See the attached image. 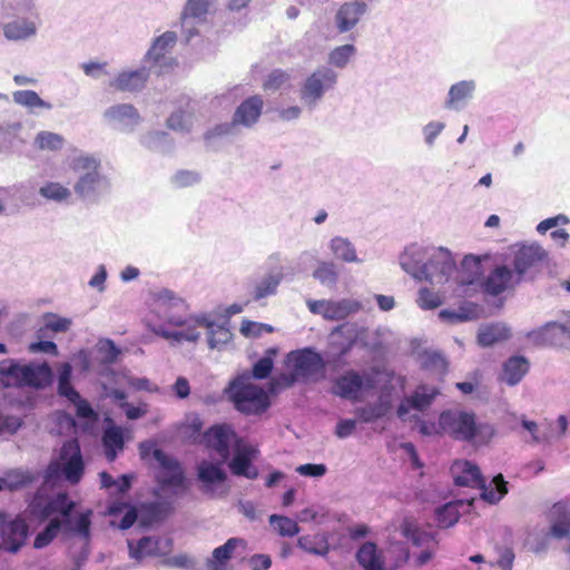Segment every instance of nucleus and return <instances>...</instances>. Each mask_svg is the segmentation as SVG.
Masks as SVG:
<instances>
[{
	"label": "nucleus",
	"mask_w": 570,
	"mask_h": 570,
	"mask_svg": "<svg viewBox=\"0 0 570 570\" xmlns=\"http://www.w3.org/2000/svg\"><path fill=\"white\" fill-rule=\"evenodd\" d=\"M45 325L39 331L43 332L45 330L55 332V333H65L70 328L71 321L66 317H60L53 313H47L43 315Z\"/></svg>",
	"instance_id": "45"
},
{
	"label": "nucleus",
	"mask_w": 570,
	"mask_h": 570,
	"mask_svg": "<svg viewBox=\"0 0 570 570\" xmlns=\"http://www.w3.org/2000/svg\"><path fill=\"white\" fill-rule=\"evenodd\" d=\"M336 73L326 67L318 68L312 72L301 88V99L314 106L324 95L326 90L336 83Z\"/></svg>",
	"instance_id": "11"
},
{
	"label": "nucleus",
	"mask_w": 570,
	"mask_h": 570,
	"mask_svg": "<svg viewBox=\"0 0 570 570\" xmlns=\"http://www.w3.org/2000/svg\"><path fill=\"white\" fill-rule=\"evenodd\" d=\"M85 471L79 442L76 439L66 441L59 454V460L51 461L46 470V479L55 480L63 476L71 484H77Z\"/></svg>",
	"instance_id": "6"
},
{
	"label": "nucleus",
	"mask_w": 570,
	"mask_h": 570,
	"mask_svg": "<svg viewBox=\"0 0 570 570\" xmlns=\"http://www.w3.org/2000/svg\"><path fill=\"white\" fill-rule=\"evenodd\" d=\"M264 99L261 95H253L240 102L236 108L232 124L253 127L261 118L264 109Z\"/></svg>",
	"instance_id": "17"
},
{
	"label": "nucleus",
	"mask_w": 570,
	"mask_h": 570,
	"mask_svg": "<svg viewBox=\"0 0 570 570\" xmlns=\"http://www.w3.org/2000/svg\"><path fill=\"white\" fill-rule=\"evenodd\" d=\"M372 376H362L354 370L346 371L333 381L332 394L341 399L357 402L362 399L363 391L373 389Z\"/></svg>",
	"instance_id": "8"
},
{
	"label": "nucleus",
	"mask_w": 570,
	"mask_h": 570,
	"mask_svg": "<svg viewBox=\"0 0 570 570\" xmlns=\"http://www.w3.org/2000/svg\"><path fill=\"white\" fill-rule=\"evenodd\" d=\"M354 53L355 48L353 45L340 46L330 53V62L337 68H343Z\"/></svg>",
	"instance_id": "48"
},
{
	"label": "nucleus",
	"mask_w": 570,
	"mask_h": 570,
	"mask_svg": "<svg viewBox=\"0 0 570 570\" xmlns=\"http://www.w3.org/2000/svg\"><path fill=\"white\" fill-rule=\"evenodd\" d=\"M179 471L181 473V481L179 483H177V484L176 483L175 484H169V483L161 482V478L170 479V476L174 475V470L171 471L169 469L160 468V471L156 475V482L159 485V488L161 490H166L168 488H174V489L184 488L185 487L186 476H185V472H184V469H183L180 463H179Z\"/></svg>",
	"instance_id": "59"
},
{
	"label": "nucleus",
	"mask_w": 570,
	"mask_h": 570,
	"mask_svg": "<svg viewBox=\"0 0 570 570\" xmlns=\"http://www.w3.org/2000/svg\"><path fill=\"white\" fill-rule=\"evenodd\" d=\"M39 194L48 199L57 203L67 200L71 196L69 188L65 187L60 183L48 181L39 189Z\"/></svg>",
	"instance_id": "39"
},
{
	"label": "nucleus",
	"mask_w": 570,
	"mask_h": 570,
	"mask_svg": "<svg viewBox=\"0 0 570 570\" xmlns=\"http://www.w3.org/2000/svg\"><path fill=\"white\" fill-rule=\"evenodd\" d=\"M237 442V434L228 424H216L203 434V442L207 449L214 450L224 462L229 458L232 443Z\"/></svg>",
	"instance_id": "13"
},
{
	"label": "nucleus",
	"mask_w": 570,
	"mask_h": 570,
	"mask_svg": "<svg viewBox=\"0 0 570 570\" xmlns=\"http://www.w3.org/2000/svg\"><path fill=\"white\" fill-rule=\"evenodd\" d=\"M307 307L311 313L321 315L328 321H341L362 309L361 302L356 299L343 298L340 301L318 299L307 301Z\"/></svg>",
	"instance_id": "10"
},
{
	"label": "nucleus",
	"mask_w": 570,
	"mask_h": 570,
	"mask_svg": "<svg viewBox=\"0 0 570 570\" xmlns=\"http://www.w3.org/2000/svg\"><path fill=\"white\" fill-rule=\"evenodd\" d=\"M7 514L0 511L1 548L8 552H17L24 544L28 535L26 521L17 517L10 522H4Z\"/></svg>",
	"instance_id": "14"
},
{
	"label": "nucleus",
	"mask_w": 570,
	"mask_h": 570,
	"mask_svg": "<svg viewBox=\"0 0 570 570\" xmlns=\"http://www.w3.org/2000/svg\"><path fill=\"white\" fill-rule=\"evenodd\" d=\"M460 518L459 505L455 502H449L435 511V519L440 528H450L454 525Z\"/></svg>",
	"instance_id": "35"
},
{
	"label": "nucleus",
	"mask_w": 570,
	"mask_h": 570,
	"mask_svg": "<svg viewBox=\"0 0 570 570\" xmlns=\"http://www.w3.org/2000/svg\"><path fill=\"white\" fill-rule=\"evenodd\" d=\"M247 546L246 541L242 538H229L223 546H219L213 551L214 561L224 564L232 557L237 548L245 549Z\"/></svg>",
	"instance_id": "32"
},
{
	"label": "nucleus",
	"mask_w": 570,
	"mask_h": 570,
	"mask_svg": "<svg viewBox=\"0 0 570 570\" xmlns=\"http://www.w3.org/2000/svg\"><path fill=\"white\" fill-rule=\"evenodd\" d=\"M139 453L142 460L153 455L154 459L159 463V466L163 469L174 470V475L170 479L161 478V482L169 484H177L181 481V473L179 471V461L165 453L161 449L156 448L155 443L151 441L141 442L139 444Z\"/></svg>",
	"instance_id": "16"
},
{
	"label": "nucleus",
	"mask_w": 570,
	"mask_h": 570,
	"mask_svg": "<svg viewBox=\"0 0 570 570\" xmlns=\"http://www.w3.org/2000/svg\"><path fill=\"white\" fill-rule=\"evenodd\" d=\"M62 524L63 521L59 520L58 518L51 519L47 527L35 538L33 547L36 549H42L49 546L58 535Z\"/></svg>",
	"instance_id": "36"
},
{
	"label": "nucleus",
	"mask_w": 570,
	"mask_h": 570,
	"mask_svg": "<svg viewBox=\"0 0 570 570\" xmlns=\"http://www.w3.org/2000/svg\"><path fill=\"white\" fill-rule=\"evenodd\" d=\"M356 560L364 570H382L384 567V559L373 542H365L360 547Z\"/></svg>",
	"instance_id": "28"
},
{
	"label": "nucleus",
	"mask_w": 570,
	"mask_h": 570,
	"mask_svg": "<svg viewBox=\"0 0 570 570\" xmlns=\"http://www.w3.org/2000/svg\"><path fill=\"white\" fill-rule=\"evenodd\" d=\"M9 479H0V490L9 489L10 491L17 490L31 481V476L23 473H12Z\"/></svg>",
	"instance_id": "58"
},
{
	"label": "nucleus",
	"mask_w": 570,
	"mask_h": 570,
	"mask_svg": "<svg viewBox=\"0 0 570 570\" xmlns=\"http://www.w3.org/2000/svg\"><path fill=\"white\" fill-rule=\"evenodd\" d=\"M269 355H275L277 351L275 348H269L267 351ZM273 358L272 356H264L259 358L253 366L252 376L258 380L266 379L272 370H273Z\"/></svg>",
	"instance_id": "46"
},
{
	"label": "nucleus",
	"mask_w": 570,
	"mask_h": 570,
	"mask_svg": "<svg viewBox=\"0 0 570 570\" xmlns=\"http://www.w3.org/2000/svg\"><path fill=\"white\" fill-rule=\"evenodd\" d=\"M91 517V510H86L85 512L80 513L75 523L70 527V530L82 537L85 540H89Z\"/></svg>",
	"instance_id": "50"
},
{
	"label": "nucleus",
	"mask_w": 570,
	"mask_h": 570,
	"mask_svg": "<svg viewBox=\"0 0 570 570\" xmlns=\"http://www.w3.org/2000/svg\"><path fill=\"white\" fill-rule=\"evenodd\" d=\"M417 303L423 309H433L439 307L442 302L436 293L430 291L429 288H422L419 293Z\"/></svg>",
	"instance_id": "57"
},
{
	"label": "nucleus",
	"mask_w": 570,
	"mask_h": 570,
	"mask_svg": "<svg viewBox=\"0 0 570 570\" xmlns=\"http://www.w3.org/2000/svg\"><path fill=\"white\" fill-rule=\"evenodd\" d=\"M440 390L434 386L419 385L411 396L405 397L397 407V416L404 419L411 409L423 412L431 406Z\"/></svg>",
	"instance_id": "15"
},
{
	"label": "nucleus",
	"mask_w": 570,
	"mask_h": 570,
	"mask_svg": "<svg viewBox=\"0 0 570 570\" xmlns=\"http://www.w3.org/2000/svg\"><path fill=\"white\" fill-rule=\"evenodd\" d=\"M327 469L324 464L306 463L298 465L296 472L304 476H323Z\"/></svg>",
	"instance_id": "60"
},
{
	"label": "nucleus",
	"mask_w": 570,
	"mask_h": 570,
	"mask_svg": "<svg viewBox=\"0 0 570 570\" xmlns=\"http://www.w3.org/2000/svg\"><path fill=\"white\" fill-rule=\"evenodd\" d=\"M282 281V275H267L262 278L253 289V298L255 301H261L269 295H274L277 291V287Z\"/></svg>",
	"instance_id": "33"
},
{
	"label": "nucleus",
	"mask_w": 570,
	"mask_h": 570,
	"mask_svg": "<svg viewBox=\"0 0 570 570\" xmlns=\"http://www.w3.org/2000/svg\"><path fill=\"white\" fill-rule=\"evenodd\" d=\"M509 336V331L505 327L489 325L479 332L478 342L482 346H491L498 342L507 340Z\"/></svg>",
	"instance_id": "34"
},
{
	"label": "nucleus",
	"mask_w": 570,
	"mask_h": 570,
	"mask_svg": "<svg viewBox=\"0 0 570 570\" xmlns=\"http://www.w3.org/2000/svg\"><path fill=\"white\" fill-rule=\"evenodd\" d=\"M366 4L362 1L345 2L336 13V23L340 32H346L355 27L365 12Z\"/></svg>",
	"instance_id": "23"
},
{
	"label": "nucleus",
	"mask_w": 570,
	"mask_h": 570,
	"mask_svg": "<svg viewBox=\"0 0 570 570\" xmlns=\"http://www.w3.org/2000/svg\"><path fill=\"white\" fill-rule=\"evenodd\" d=\"M99 168L100 163L91 156H79L72 160L71 169L75 173H81V176L73 186L75 193L79 197L85 198L95 193L101 181Z\"/></svg>",
	"instance_id": "7"
},
{
	"label": "nucleus",
	"mask_w": 570,
	"mask_h": 570,
	"mask_svg": "<svg viewBox=\"0 0 570 570\" xmlns=\"http://www.w3.org/2000/svg\"><path fill=\"white\" fill-rule=\"evenodd\" d=\"M58 394L60 396H77V390L71 384L72 367L69 363L59 366Z\"/></svg>",
	"instance_id": "41"
},
{
	"label": "nucleus",
	"mask_w": 570,
	"mask_h": 570,
	"mask_svg": "<svg viewBox=\"0 0 570 570\" xmlns=\"http://www.w3.org/2000/svg\"><path fill=\"white\" fill-rule=\"evenodd\" d=\"M473 89V82L470 81H461L453 85L449 91V99L446 101V106L449 108L456 107L455 105L466 99L471 95Z\"/></svg>",
	"instance_id": "42"
},
{
	"label": "nucleus",
	"mask_w": 570,
	"mask_h": 570,
	"mask_svg": "<svg viewBox=\"0 0 570 570\" xmlns=\"http://www.w3.org/2000/svg\"><path fill=\"white\" fill-rule=\"evenodd\" d=\"M401 529L403 535L411 540L415 546H421L428 537L426 533L422 532L415 524L407 520L402 523Z\"/></svg>",
	"instance_id": "56"
},
{
	"label": "nucleus",
	"mask_w": 570,
	"mask_h": 570,
	"mask_svg": "<svg viewBox=\"0 0 570 570\" xmlns=\"http://www.w3.org/2000/svg\"><path fill=\"white\" fill-rule=\"evenodd\" d=\"M289 79L291 76L288 72L281 69H275L266 77L262 87L265 91H275L281 89L285 83H287Z\"/></svg>",
	"instance_id": "47"
},
{
	"label": "nucleus",
	"mask_w": 570,
	"mask_h": 570,
	"mask_svg": "<svg viewBox=\"0 0 570 570\" xmlns=\"http://www.w3.org/2000/svg\"><path fill=\"white\" fill-rule=\"evenodd\" d=\"M75 502L71 501L66 493H58L53 498H45L36 495L30 505V512L32 515L40 520H46L55 513H60L63 517V523H69V517L75 509Z\"/></svg>",
	"instance_id": "9"
},
{
	"label": "nucleus",
	"mask_w": 570,
	"mask_h": 570,
	"mask_svg": "<svg viewBox=\"0 0 570 570\" xmlns=\"http://www.w3.org/2000/svg\"><path fill=\"white\" fill-rule=\"evenodd\" d=\"M0 376L6 386L45 389L52 382L53 373L47 362L20 364L8 358L0 363Z\"/></svg>",
	"instance_id": "2"
},
{
	"label": "nucleus",
	"mask_w": 570,
	"mask_h": 570,
	"mask_svg": "<svg viewBox=\"0 0 570 570\" xmlns=\"http://www.w3.org/2000/svg\"><path fill=\"white\" fill-rule=\"evenodd\" d=\"M513 282V273L507 266L495 267L483 283V288L491 295L504 292Z\"/></svg>",
	"instance_id": "26"
},
{
	"label": "nucleus",
	"mask_w": 570,
	"mask_h": 570,
	"mask_svg": "<svg viewBox=\"0 0 570 570\" xmlns=\"http://www.w3.org/2000/svg\"><path fill=\"white\" fill-rule=\"evenodd\" d=\"M331 247L334 255L345 262H353L356 259L355 249L352 244L341 237L333 238L331 242Z\"/></svg>",
	"instance_id": "44"
},
{
	"label": "nucleus",
	"mask_w": 570,
	"mask_h": 570,
	"mask_svg": "<svg viewBox=\"0 0 570 570\" xmlns=\"http://www.w3.org/2000/svg\"><path fill=\"white\" fill-rule=\"evenodd\" d=\"M452 473L456 485L482 490L481 497L490 503L499 502L508 492L507 482L502 474H498L493 478L492 482L495 484V489L488 488L479 466L470 461L462 460L454 462Z\"/></svg>",
	"instance_id": "5"
},
{
	"label": "nucleus",
	"mask_w": 570,
	"mask_h": 570,
	"mask_svg": "<svg viewBox=\"0 0 570 570\" xmlns=\"http://www.w3.org/2000/svg\"><path fill=\"white\" fill-rule=\"evenodd\" d=\"M177 40L176 33L166 31L154 41L153 46L147 52V59L155 65L171 68L176 65L173 58H167V53L175 46Z\"/></svg>",
	"instance_id": "19"
},
{
	"label": "nucleus",
	"mask_w": 570,
	"mask_h": 570,
	"mask_svg": "<svg viewBox=\"0 0 570 570\" xmlns=\"http://www.w3.org/2000/svg\"><path fill=\"white\" fill-rule=\"evenodd\" d=\"M269 523L282 537H294L299 532L297 522L285 515L272 514Z\"/></svg>",
	"instance_id": "40"
},
{
	"label": "nucleus",
	"mask_w": 570,
	"mask_h": 570,
	"mask_svg": "<svg viewBox=\"0 0 570 570\" xmlns=\"http://www.w3.org/2000/svg\"><path fill=\"white\" fill-rule=\"evenodd\" d=\"M148 78L149 72L146 68L122 71L109 82V86L117 91L135 92L145 88Z\"/></svg>",
	"instance_id": "20"
},
{
	"label": "nucleus",
	"mask_w": 570,
	"mask_h": 570,
	"mask_svg": "<svg viewBox=\"0 0 570 570\" xmlns=\"http://www.w3.org/2000/svg\"><path fill=\"white\" fill-rule=\"evenodd\" d=\"M287 365L291 367V372L274 377L271 382L272 391L291 387L299 380H309L322 374L325 367L321 355L312 348H303L288 353Z\"/></svg>",
	"instance_id": "3"
},
{
	"label": "nucleus",
	"mask_w": 570,
	"mask_h": 570,
	"mask_svg": "<svg viewBox=\"0 0 570 570\" xmlns=\"http://www.w3.org/2000/svg\"><path fill=\"white\" fill-rule=\"evenodd\" d=\"M199 324L208 328V344L210 348H215L222 344H226L232 338L230 331L223 325H217L213 322H204Z\"/></svg>",
	"instance_id": "37"
},
{
	"label": "nucleus",
	"mask_w": 570,
	"mask_h": 570,
	"mask_svg": "<svg viewBox=\"0 0 570 570\" xmlns=\"http://www.w3.org/2000/svg\"><path fill=\"white\" fill-rule=\"evenodd\" d=\"M443 434L464 442L487 443L494 435V429L488 423H476L474 413L459 410L443 411L439 416Z\"/></svg>",
	"instance_id": "1"
},
{
	"label": "nucleus",
	"mask_w": 570,
	"mask_h": 570,
	"mask_svg": "<svg viewBox=\"0 0 570 570\" xmlns=\"http://www.w3.org/2000/svg\"><path fill=\"white\" fill-rule=\"evenodd\" d=\"M314 277L322 284L332 285L337 281V273L333 264L322 263L315 271Z\"/></svg>",
	"instance_id": "54"
},
{
	"label": "nucleus",
	"mask_w": 570,
	"mask_h": 570,
	"mask_svg": "<svg viewBox=\"0 0 570 570\" xmlns=\"http://www.w3.org/2000/svg\"><path fill=\"white\" fill-rule=\"evenodd\" d=\"M547 253L539 245L522 246L514 255V269L518 274V282L520 278L532 267H535L543 259H546Z\"/></svg>",
	"instance_id": "18"
},
{
	"label": "nucleus",
	"mask_w": 570,
	"mask_h": 570,
	"mask_svg": "<svg viewBox=\"0 0 570 570\" xmlns=\"http://www.w3.org/2000/svg\"><path fill=\"white\" fill-rule=\"evenodd\" d=\"M66 399L75 405L77 417L90 421L98 420L97 412L91 407L90 403L86 399L80 396L78 391L77 396H66Z\"/></svg>",
	"instance_id": "43"
},
{
	"label": "nucleus",
	"mask_w": 570,
	"mask_h": 570,
	"mask_svg": "<svg viewBox=\"0 0 570 570\" xmlns=\"http://www.w3.org/2000/svg\"><path fill=\"white\" fill-rule=\"evenodd\" d=\"M36 32L33 22L27 20H16L3 26V33L9 40L26 39Z\"/></svg>",
	"instance_id": "31"
},
{
	"label": "nucleus",
	"mask_w": 570,
	"mask_h": 570,
	"mask_svg": "<svg viewBox=\"0 0 570 570\" xmlns=\"http://www.w3.org/2000/svg\"><path fill=\"white\" fill-rule=\"evenodd\" d=\"M16 104L28 108L50 109L51 105L39 97L33 90H18L13 92Z\"/></svg>",
	"instance_id": "38"
},
{
	"label": "nucleus",
	"mask_w": 570,
	"mask_h": 570,
	"mask_svg": "<svg viewBox=\"0 0 570 570\" xmlns=\"http://www.w3.org/2000/svg\"><path fill=\"white\" fill-rule=\"evenodd\" d=\"M105 455L108 462H114L118 453L125 449L124 432L120 426L111 425L105 429L101 438Z\"/></svg>",
	"instance_id": "25"
},
{
	"label": "nucleus",
	"mask_w": 570,
	"mask_h": 570,
	"mask_svg": "<svg viewBox=\"0 0 570 570\" xmlns=\"http://www.w3.org/2000/svg\"><path fill=\"white\" fill-rule=\"evenodd\" d=\"M229 469L233 474L252 480L256 479L258 475L257 470L252 465V460L247 449H242L236 452L229 463Z\"/></svg>",
	"instance_id": "29"
},
{
	"label": "nucleus",
	"mask_w": 570,
	"mask_h": 570,
	"mask_svg": "<svg viewBox=\"0 0 570 570\" xmlns=\"http://www.w3.org/2000/svg\"><path fill=\"white\" fill-rule=\"evenodd\" d=\"M227 393L235 409L246 415H259L271 406L268 394L252 382L248 373L235 377Z\"/></svg>",
	"instance_id": "4"
},
{
	"label": "nucleus",
	"mask_w": 570,
	"mask_h": 570,
	"mask_svg": "<svg viewBox=\"0 0 570 570\" xmlns=\"http://www.w3.org/2000/svg\"><path fill=\"white\" fill-rule=\"evenodd\" d=\"M550 533L557 539L570 535V507L566 501L556 502L551 510Z\"/></svg>",
	"instance_id": "21"
},
{
	"label": "nucleus",
	"mask_w": 570,
	"mask_h": 570,
	"mask_svg": "<svg viewBox=\"0 0 570 570\" xmlns=\"http://www.w3.org/2000/svg\"><path fill=\"white\" fill-rule=\"evenodd\" d=\"M22 422L17 416H1L0 415V433L1 432H10L14 433L21 426Z\"/></svg>",
	"instance_id": "62"
},
{
	"label": "nucleus",
	"mask_w": 570,
	"mask_h": 570,
	"mask_svg": "<svg viewBox=\"0 0 570 570\" xmlns=\"http://www.w3.org/2000/svg\"><path fill=\"white\" fill-rule=\"evenodd\" d=\"M529 368V361L524 356H511L502 365L500 381L514 386L522 381Z\"/></svg>",
	"instance_id": "22"
},
{
	"label": "nucleus",
	"mask_w": 570,
	"mask_h": 570,
	"mask_svg": "<svg viewBox=\"0 0 570 570\" xmlns=\"http://www.w3.org/2000/svg\"><path fill=\"white\" fill-rule=\"evenodd\" d=\"M197 480L200 483V491L208 498H216L226 491H218L227 480V474L222 468V463H214L203 460L197 465Z\"/></svg>",
	"instance_id": "12"
},
{
	"label": "nucleus",
	"mask_w": 570,
	"mask_h": 570,
	"mask_svg": "<svg viewBox=\"0 0 570 570\" xmlns=\"http://www.w3.org/2000/svg\"><path fill=\"white\" fill-rule=\"evenodd\" d=\"M568 223H569V218L566 215L560 214L554 217H550V218H547V219L540 222L537 226V230L540 234H544L549 229L558 226L559 224H568Z\"/></svg>",
	"instance_id": "61"
},
{
	"label": "nucleus",
	"mask_w": 570,
	"mask_h": 570,
	"mask_svg": "<svg viewBox=\"0 0 570 570\" xmlns=\"http://www.w3.org/2000/svg\"><path fill=\"white\" fill-rule=\"evenodd\" d=\"M191 115H187L185 111L179 110L173 112L167 119V126L173 130L188 131L190 129Z\"/></svg>",
	"instance_id": "53"
},
{
	"label": "nucleus",
	"mask_w": 570,
	"mask_h": 570,
	"mask_svg": "<svg viewBox=\"0 0 570 570\" xmlns=\"http://www.w3.org/2000/svg\"><path fill=\"white\" fill-rule=\"evenodd\" d=\"M360 421L364 423H371L375 420L384 416L385 410L381 404L367 405L363 407H358L355 411Z\"/></svg>",
	"instance_id": "52"
},
{
	"label": "nucleus",
	"mask_w": 570,
	"mask_h": 570,
	"mask_svg": "<svg viewBox=\"0 0 570 570\" xmlns=\"http://www.w3.org/2000/svg\"><path fill=\"white\" fill-rule=\"evenodd\" d=\"M567 328L564 325L559 323H549L547 324L540 332L539 335L543 343L553 344L556 342V337L559 335H563Z\"/></svg>",
	"instance_id": "55"
},
{
	"label": "nucleus",
	"mask_w": 570,
	"mask_h": 570,
	"mask_svg": "<svg viewBox=\"0 0 570 570\" xmlns=\"http://www.w3.org/2000/svg\"><path fill=\"white\" fill-rule=\"evenodd\" d=\"M36 141L41 149L58 150L63 145V138L55 132L41 131L37 135Z\"/></svg>",
	"instance_id": "49"
},
{
	"label": "nucleus",
	"mask_w": 570,
	"mask_h": 570,
	"mask_svg": "<svg viewBox=\"0 0 570 570\" xmlns=\"http://www.w3.org/2000/svg\"><path fill=\"white\" fill-rule=\"evenodd\" d=\"M105 118L109 122L120 125L124 128H132L140 120L139 112L130 104H119L109 107L105 111Z\"/></svg>",
	"instance_id": "24"
},
{
	"label": "nucleus",
	"mask_w": 570,
	"mask_h": 570,
	"mask_svg": "<svg viewBox=\"0 0 570 570\" xmlns=\"http://www.w3.org/2000/svg\"><path fill=\"white\" fill-rule=\"evenodd\" d=\"M252 570H268L272 566V559L267 554H254L250 560Z\"/></svg>",
	"instance_id": "64"
},
{
	"label": "nucleus",
	"mask_w": 570,
	"mask_h": 570,
	"mask_svg": "<svg viewBox=\"0 0 570 570\" xmlns=\"http://www.w3.org/2000/svg\"><path fill=\"white\" fill-rule=\"evenodd\" d=\"M204 423L199 415L190 414L178 425V433L180 438L191 444H202Z\"/></svg>",
	"instance_id": "27"
},
{
	"label": "nucleus",
	"mask_w": 570,
	"mask_h": 570,
	"mask_svg": "<svg viewBox=\"0 0 570 570\" xmlns=\"http://www.w3.org/2000/svg\"><path fill=\"white\" fill-rule=\"evenodd\" d=\"M514 562V552L511 548H504L500 550V556L497 561V564L502 570H512Z\"/></svg>",
	"instance_id": "63"
},
{
	"label": "nucleus",
	"mask_w": 570,
	"mask_h": 570,
	"mask_svg": "<svg viewBox=\"0 0 570 570\" xmlns=\"http://www.w3.org/2000/svg\"><path fill=\"white\" fill-rule=\"evenodd\" d=\"M297 546L305 552L315 556H326L330 551L328 540L325 534L321 533L299 537Z\"/></svg>",
	"instance_id": "30"
},
{
	"label": "nucleus",
	"mask_w": 570,
	"mask_h": 570,
	"mask_svg": "<svg viewBox=\"0 0 570 570\" xmlns=\"http://www.w3.org/2000/svg\"><path fill=\"white\" fill-rule=\"evenodd\" d=\"M210 1L212 0H188L181 14L183 18H200L205 16L208 11Z\"/></svg>",
	"instance_id": "51"
}]
</instances>
